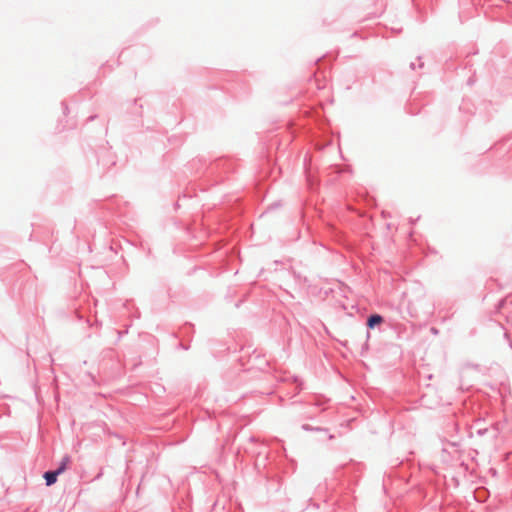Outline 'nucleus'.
<instances>
[{
	"label": "nucleus",
	"mask_w": 512,
	"mask_h": 512,
	"mask_svg": "<svg viewBox=\"0 0 512 512\" xmlns=\"http://www.w3.org/2000/svg\"><path fill=\"white\" fill-rule=\"evenodd\" d=\"M60 475L59 473H57V471H49V472H46L44 474V478L46 480V484L48 486L54 484L57 480V476Z\"/></svg>",
	"instance_id": "nucleus-1"
},
{
	"label": "nucleus",
	"mask_w": 512,
	"mask_h": 512,
	"mask_svg": "<svg viewBox=\"0 0 512 512\" xmlns=\"http://www.w3.org/2000/svg\"><path fill=\"white\" fill-rule=\"evenodd\" d=\"M382 322H383V318L380 315L375 314V315H372L369 317L367 325L370 328H373L374 326L381 324Z\"/></svg>",
	"instance_id": "nucleus-2"
},
{
	"label": "nucleus",
	"mask_w": 512,
	"mask_h": 512,
	"mask_svg": "<svg viewBox=\"0 0 512 512\" xmlns=\"http://www.w3.org/2000/svg\"><path fill=\"white\" fill-rule=\"evenodd\" d=\"M69 463H70V457L65 456L62 459L60 466L56 469L57 473H59V474L63 473L66 470Z\"/></svg>",
	"instance_id": "nucleus-3"
}]
</instances>
